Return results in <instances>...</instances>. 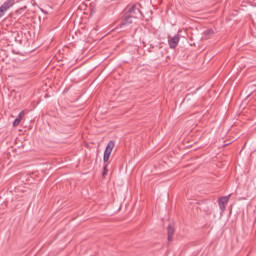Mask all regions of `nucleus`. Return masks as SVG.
I'll return each mask as SVG.
<instances>
[{"instance_id":"nucleus-1","label":"nucleus","mask_w":256,"mask_h":256,"mask_svg":"<svg viewBox=\"0 0 256 256\" xmlns=\"http://www.w3.org/2000/svg\"><path fill=\"white\" fill-rule=\"evenodd\" d=\"M134 10H135V6L128 8V10L124 16L123 25H130V23H133V20L135 19V16H133Z\"/></svg>"},{"instance_id":"nucleus-2","label":"nucleus","mask_w":256,"mask_h":256,"mask_svg":"<svg viewBox=\"0 0 256 256\" xmlns=\"http://www.w3.org/2000/svg\"><path fill=\"white\" fill-rule=\"evenodd\" d=\"M113 149H115V142L110 141L104 151V157H103L104 163H107V161H109V158L111 157V154L113 153Z\"/></svg>"},{"instance_id":"nucleus-3","label":"nucleus","mask_w":256,"mask_h":256,"mask_svg":"<svg viewBox=\"0 0 256 256\" xmlns=\"http://www.w3.org/2000/svg\"><path fill=\"white\" fill-rule=\"evenodd\" d=\"M15 5V0H7L1 7H0V19L5 15V12L8 9H11Z\"/></svg>"},{"instance_id":"nucleus-4","label":"nucleus","mask_w":256,"mask_h":256,"mask_svg":"<svg viewBox=\"0 0 256 256\" xmlns=\"http://www.w3.org/2000/svg\"><path fill=\"white\" fill-rule=\"evenodd\" d=\"M229 197L230 196H224V197L220 198L219 207L222 211H225V207H226L227 203H229Z\"/></svg>"},{"instance_id":"nucleus-5","label":"nucleus","mask_w":256,"mask_h":256,"mask_svg":"<svg viewBox=\"0 0 256 256\" xmlns=\"http://www.w3.org/2000/svg\"><path fill=\"white\" fill-rule=\"evenodd\" d=\"M23 117H25V111L19 113L18 117L13 122V127H18V125L21 124V121H23Z\"/></svg>"},{"instance_id":"nucleus-6","label":"nucleus","mask_w":256,"mask_h":256,"mask_svg":"<svg viewBox=\"0 0 256 256\" xmlns=\"http://www.w3.org/2000/svg\"><path fill=\"white\" fill-rule=\"evenodd\" d=\"M169 45L171 47V49H175V47H177V45H179V36H174L170 39L169 41Z\"/></svg>"},{"instance_id":"nucleus-7","label":"nucleus","mask_w":256,"mask_h":256,"mask_svg":"<svg viewBox=\"0 0 256 256\" xmlns=\"http://www.w3.org/2000/svg\"><path fill=\"white\" fill-rule=\"evenodd\" d=\"M174 233H175V229H173V227H169L168 228V241H171V239H173Z\"/></svg>"},{"instance_id":"nucleus-8","label":"nucleus","mask_w":256,"mask_h":256,"mask_svg":"<svg viewBox=\"0 0 256 256\" xmlns=\"http://www.w3.org/2000/svg\"><path fill=\"white\" fill-rule=\"evenodd\" d=\"M105 175H107V166H104L103 177H105Z\"/></svg>"},{"instance_id":"nucleus-9","label":"nucleus","mask_w":256,"mask_h":256,"mask_svg":"<svg viewBox=\"0 0 256 256\" xmlns=\"http://www.w3.org/2000/svg\"><path fill=\"white\" fill-rule=\"evenodd\" d=\"M209 33L212 35V33H213V30H210V31H209Z\"/></svg>"}]
</instances>
